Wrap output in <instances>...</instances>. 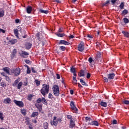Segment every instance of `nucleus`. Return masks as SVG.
Instances as JSON below:
<instances>
[{
    "label": "nucleus",
    "instance_id": "1",
    "mask_svg": "<svg viewBox=\"0 0 129 129\" xmlns=\"http://www.w3.org/2000/svg\"><path fill=\"white\" fill-rule=\"evenodd\" d=\"M49 88H50L49 85L44 84L42 85V88L40 90V93H41L43 96H46V94L49 93Z\"/></svg>",
    "mask_w": 129,
    "mask_h": 129
},
{
    "label": "nucleus",
    "instance_id": "2",
    "mask_svg": "<svg viewBox=\"0 0 129 129\" xmlns=\"http://www.w3.org/2000/svg\"><path fill=\"white\" fill-rule=\"evenodd\" d=\"M52 91L55 96H59V95H60L59 86L57 85H53L52 87Z\"/></svg>",
    "mask_w": 129,
    "mask_h": 129
},
{
    "label": "nucleus",
    "instance_id": "3",
    "mask_svg": "<svg viewBox=\"0 0 129 129\" xmlns=\"http://www.w3.org/2000/svg\"><path fill=\"white\" fill-rule=\"evenodd\" d=\"M14 74V76H19L21 74V69L17 68L16 69L12 70V75Z\"/></svg>",
    "mask_w": 129,
    "mask_h": 129
},
{
    "label": "nucleus",
    "instance_id": "4",
    "mask_svg": "<svg viewBox=\"0 0 129 129\" xmlns=\"http://www.w3.org/2000/svg\"><path fill=\"white\" fill-rule=\"evenodd\" d=\"M78 51L80 52H83L84 51V42L81 41L78 47Z\"/></svg>",
    "mask_w": 129,
    "mask_h": 129
},
{
    "label": "nucleus",
    "instance_id": "5",
    "mask_svg": "<svg viewBox=\"0 0 129 129\" xmlns=\"http://www.w3.org/2000/svg\"><path fill=\"white\" fill-rule=\"evenodd\" d=\"M50 123L51 125H52V126L54 125V126H57V125H58V121L57 120V117H53V120L50 121Z\"/></svg>",
    "mask_w": 129,
    "mask_h": 129
},
{
    "label": "nucleus",
    "instance_id": "6",
    "mask_svg": "<svg viewBox=\"0 0 129 129\" xmlns=\"http://www.w3.org/2000/svg\"><path fill=\"white\" fill-rule=\"evenodd\" d=\"M13 102H14V103H15V104H16V105H17L19 107H24V103L23 102V101L14 100L13 101Z\"/></svg>",
    "mask_w": 129,
    "mask_h": 129
},
{
    "label": "nucleus",
    "instance_id": "7",
    "mask_svg": "<svg viewBox=\"0 0 129 129\" xmlns=\"http://www.w3.org/2000/svg\"><path fill=\"white\" fill-rule=\"evenodd\" d=\"M3 70L4 71V72H6L7 74H8L9 75H12V70L9 68V67H5L3 69Z\"/></svg>",
    "mask_w": 129,
    "mask_h": 129
},
{
    "label": "nucleus",
    "instance_id": "8",
    "mask_svg": "<svg viewBox=\"0 0 129 129\" xmlns=\"http://www.w3.org/2000/svg\"><path fill=\"white\" fill-rule=\"evenodd\" d=\"M58 45H66L67 46H69V45H70V42L66 40H60L58 42Z\"/></svg>",
    "mask_w": 129,
    "mask_h": 129
},
{
    "label": "nucleus",
    "instance_id": "9",
    "mask_svg": "<svg viewBox=\"0 0 129 129\" xmlns=\"http://www.w3.org/2000/svg\"><path fill=\"white\" fill-rule=\"evenodd\" d=\"M30 55L28 52H26L24 50L22 51V53L21 54V57L23 58H28V56Z\"/></svg>",
    "mask_w": 129,
    "mask_h": 129
},
{
    "label": "nucleus",
    "instance_id": "10",
    "mask_svg": "<svg viewBox=\"0 0 129 129\" xmlns=\"http://www.w3.org/2000/svg\"><path fill=\"white\" fill-rule=\"evenodd\" d=\"M115 76V74L114 73H111L107 75V77L109 80H111L114 79V77Z\"/></svg>",
    "mask_w": 129,
    "mask_h": 129
},
{
    "label": "nucleus",
    "instance_id": "11",
    "mask_svg": "<svg viewBox=\"0 0 129 129\" xmlns=\"http://www.w3.org/2000/svg\"><path fill=\"white\" fill-rule=\"evenodd\" d=\"M85 70H81L78 74V76H79V77H84V76H85Z\"/></svg>",
    "mask_w": 129,
    "mask_h": 129
},
{
    "label": "nucleus",
    "instance_id": "12",
    "mask_svg": "<svg viewBox=\"0 0 129 129\" xmlns=\"http://www.w3.org/2000/svg\"><path fill=\"white\" fill-rule=\"evenodd\" d=\"M75 126V122L73 119H71L70 122L69 127L70 128H73Z\"/></svg>",
    "mask_w": 129,
    "mask_h": 129
},
{
    "label": "nucleus",
    "instance_id": "13",
    "mask_svg": "<svg viewBox=\"0 0 129 129\" xmlns=\"http://www.w3.org/2000/svg\"><path fill=\"white\" fill-rule=\"evenodd\" d=\"M25 48L26 50H30L32 48V43L28 42L25 44Z\"/></svg>",
    "mask_w": 129,
    "mask_h": 129
},
{
    "label": "nucleus",
    "instance_id": "14",
    "mask_svg": "<svg viewBox=\"0 0 129 129\" xmlns=\"http://www.w3.org/2000/svg\"><path fill=\"white\" fill-rule=\"evenodd\" d=\"M11 43V45H15L18 43V39H11L8 41V43Z\"/></svg>",
    "mask_w": 129,
    "mask_h": 129
},
{
    "label": "nucleus",
    "instance_id": "15",
    "mask_svg": "<svg viewBox=\"0 0 129 129\" xmlns=\"http://www.w3.org/2000/svg\"><path fill=\"white\" fill-rule=\"evenodd\" d=\"M3 102H4V103H5L6 104H7V103L10 104L12 102V100L10 98H7L4 99V101Z\"/></svg>",
    "mask_w": 129,
    "mask_h": 129
},
{
    "label": "nucleus",
    "instance_id": "16",
    "mask_svg": "<svg viewBox=\"0 0 129 129\" xmlns=\"http://www.w3.org/2000/svg\"><path fill=\"white\" fill-rule=\"evenodd\" d=\"M32 7L28 6L26 9V11L27 13V14H31V13H32Z\"/></svg>",
    "mask_w": 129,
    "mask_h": 129
},
{
    "label": "nucleus",
    "instance_id": "17",
    "mask_svg": "<svg viewBox=\"0 0 129 129\" xmlns=\"http://www.w3.org/2000/svg\"><path fill=\"white\" fill-rule=\"evenodd\" d=\"M89 124H90V125H95L96 126L99 125V123H98L97 121H93L91 123H89Z\"/></svg>",
    "mask_w": 129,
    "mask_h": 129
},
{
    "label": "nucleus",
    "instance_id": "18",
    "mask_svg": "<svg viewBox=\"0 0 129 129\" xmlns=\"http://www.w3.org/2000/svg\"><path fill=\"white\" fill-rule=\"evenodd\" d=\"M122 34H123V35L124 37H125V38H129V32H127L125 31H122Z\"/></svg>",
    "mask_w": 129,
    "mask_h": 129
},
{
    "label": "nucleus",
    "instance_id": "19",
    "mask_svg": "<svg viewBox=\"0 0 129 129\" xmlns=\"http://www.w3.org/2000/svg\"><path fill=\"white\" fill-rule=\"evenodd\" d=\"M35 106L36 108H37L38 109L39 111H40V112L42 111V109H43V108H42V105L39 104H36L35 105Z\"/></svg>",
    "mask_w": 129,
    "mask_h": 129
},
{
    "label": "nucleus",
    "instance_id": "20",
    "mask_svg": "<svg viewBox=\"0 0 129 129\" xmlns=\"http://www.w3.org/2000/svg\"><path fill=\"white\" fill-rule=\"evenodd\" d=\"M101 56V53L100 52H97L96 55L95 57V60H97L100 59Z\"/></svg>",
    "mask_w": 129,
    "mask_h": 129
},
{
    "label": "nucleus",
    "instance_id": "21",
    "mask_svg": "<svg viewBox=\"0 0 129 129\" xmlns=\"http://www.w3.org/2000/svg\"><path fill=\"white\" fill-rule=\"evenodd\" d=\"M71 109L73 112H76V113H77V112L78 111V109L77 108V107H76V106L75 105L72 107Z\"/></svg>",
    "mask_w": 129,
    "mask_h": 129
},
{
    "label": "nucleus",
    "instance_id": "22",
    "mask_svg": "<svg viewBox=\"0 0 129 129\" xmlns=\"http://www.w3.org/2000/svg\"><path fill=\"white\" fill-rule=\"evenodd\" d=\"M101 106H103V107H106L107 106V103L105 102L101 101L100 103Z\"/></svg>",
    "mask_w": 129,
    "mask_h": 129
},
{
    "label": "nucleus",
    "instance_id": "23",
    "mask_svg": "<svg viewBox=\"0 0 129 129\" xmlns=\"http://www.w3.org/2000/svg\"><path fill=\"white\" fill-rule=\"evenodd\" d=\"M39 115V112H33L31 115V117H35L36 116H38Z\"/></svg>",
    "mask_w": 129,
    "mask_h": 129
},
{
    "label": "nucleus",
    "instance_id": "24",
    "mask_svg": "<svg viewBox=\"0 0 129 129\" xmlns=\"http://www.w3.org/2000/svg\"><path fill=\"white\" fill-rule=\"evenodd\" d=\"M39 13H41V14H48L49 13V11L44 10L43 9H40L39 10Z\"/></svg>",
    "mask_w": 129,
    "mask_h": 129
},
{
    "label": "nucleus",
    "instance_id": "25",
    "mask_svg": "<svg viewBox=\"0 0 129 129\" xmlns=\"http://www.w3.org/2000/svg\"><path fill=\"white\" fill-rule=\"evenodd\" d=\"M55 35L59 38H63V37H65L66 36V34L64 33H56L55 34Z\"/></svg>",
    "mask_w": 129,
    "mask_h": 129
},
{
    "label": "nucleus",
    "instance_id": "26",
    "mask_svg": "<svg viewBox=\"0 0 129 129\" xmlns=\"http://www.w3.org/2000/svg\"><path fill=\"white\" fill-rule=\"evenodd\" d=\"M48 127H49V124L47 122H44L43 123V128L48 129Z\"/></svg>",
    "mask_w": 129,
    "mask_h": 129
},
{
    "label": "nucleus",
    "instance_id": "27",
    "mask_svg": "<svg viewBox=\"0 0 129 129\" xmlns=\"http://www.w3.org/2000/svg\"><path fill=\"white\" fill-rule=\"evenodd\" d=\"M110 3V0H107L106 2L103 3L102 6L103 7H107L108 4Z\"/></svg>",
    "mask_w": 129,
    "mask_h": 129
},
{
    "label": "nucleus",
    "instance_id": "28",
    "mask_svg": "<svg viewBox=\"0 0 129 129\" xmlns=\"http://www.w3.org/2000/svg\"><path fill=\"white\" fill-rule=\"evenodd\" d=\"M41 101H42V103L43 104H45V105H47L48 102H47V100H46V99L45 98L43 97L42 98Z\"/></svg>",
    "mask_w": 129,
    "mask_h": 129
},
{
    "label": "nucleus",
    "instance_id": "29",
    "mask_svg": "<svg viewBox=\"0 0 129 129\" xmlns=\"http://www.w3.org/2000/svg\"><path fill=\"white\" fill-rule=\"evenodd\" d=\"M119 9L123 10L124 9V2H121L119 6Z\"/></svg>",
    "mask_w": 129,
    "mask_h": 129
},
{
    "label": "nucleus",
    "instance_id": "30",
    "mask_svg": "<svg viewBox=\"0 0 129 129\" xmlns=\"http://www.w3.org/2000/svg\"><path fill=\"white\" fill-rule=\"evenodd\" d=\"M127 14H128V11L126 9H124L121 13V15H123V16H125V15H127Z\"/></svg>",
    "mask_w": 129,
    "mask_h": 129
},
{
    "label": "nucleus",
    "instance_id": "31",
    "mask_svg": "<svg viewBox=\"0 0 129 129\" xmlns=\"http://www.w3.org/2000/svg\"><path fill=\"white\" fill-rule=\"evenodd\" d=\"M18 84H19V80H16L14 82V83L13 84V86H14V87H16V86H17V85H18Z\"/></svg>",
    "mask_w": 129,
    "mask_h": 129
},
{
    "label": "nucleus",
    "instance_id": "32",
    "mask_svg": "<svg viewBox=\"0 0 129 129\" xmlns=\"http://www.w3.org/2000/svg\"><path fill=\"white\" fill-rule=\"evenodd\" d=\"M23 85V82H20L17 85V89H21V87H22Z\"/></svg>",
    "mask_w": 129,
    "mask_h": 129
},
{
    "label": "nucleus",
    "instance_id": "33",
    "mask_svg": "<svg viewBox=\"0 0 129 129\" xmlns=\"http://www.w3.org/2000/svg\"><path fill=\"white\" fill-rule=\"evenodd\" d=\"M5 16V10H0V18H3Z\"/></svg>",
    "mask_w": 129,
    "mask_h": 129
},
{
    "label": "nucleus",
    "instance_id": "34",
    "mask_svg": "<svg viewBox=\"0 0 129 129\" xmlns=\"http://www.w3.org/2000/svg\"><path fill=\"white\" fill-rule=\"evenodd\" d=\"M33 97H34V95L30 94L28 96L27 99L28 100H30L31 101V100L33 99Z\"/></svg>",
    "mask_w": 129,
    "mask_h": 129
},
{
    "label": "nucleus",
    "instance_id": "35",
    "mask_svg": "<svg viewBox=\"0 0 129 129\" xmlns=\"http://www.w3.org/2000/svg\"><path fill=\"white\" fill-rule=\"evenodd\" d=\"M14 33L16 37H18L19 36V30L18 29H14Z\"/></svg>",
    "mask_w": 129,
    "mask_h": 129
},
{
    "label": "nucleus",
    "instance_id": "36",
    "mask_svg": "<svg viewBox=\"0 0 129 129\" xmlns=\"http://www.w3.org/2000/svg\"><path fill=\"white\" fill-rule=\"evenodd\" d=\"M59 49L60 51H64L66 50V47L65 46H59Z\"/></svg>",
    "mask_w": 129,
    "mask_h": 129
},
{
    "label": "nucleus",
    "instance_id": "37",
    "mask_svg": "<svg viewBox=\"0 0 129 129\" xmlns=\"http://www.w3.org/2000/svg\"><path fill=\"white\" fill-rule=\"evenodd\" d=\"M16 54H17V49H14L13 50L12 55H13V57H15V56H16Z\"/></svg>",
    "mask_w": 129,
    "mask_h": 129
},
{
    "label": "nucleus",
    "instance_id": "38",
    "mask_svg": "<svg viewBox=\"0 0 129 129\" xmlns=\"http://www.w3.org/2000/svg\"><path fill=\"white\" fill-rule=\"evenodd\" d=\"M21 113L23 114V115H26V114H27V111L25 109H21Z\"/></svg>",
    "mask_w": 129,
    "mask_h": 129
},
{
    "label": "nucleus",
    "instance_id": "39",
    "mask_svg": "<svg viewBox=\"0 0 129 129\" xmlns=\"http://www.w3.org/2000/svg\"><path fill=\"white\" fill-rule=\"evenodd\" d=\"M123 20L124 24H128V23H129L128 19H127L126 18H124L123 19Z\"/></svg>",
    "mask_w": 129,
    "mask_h": 129
},
{
    "label": "nucleus",
    "instance_id": "40",
    "mask_svg": "<svg viewBox=\"0 0 129 129\" xmlns=\"http://www.w3.org/2000/svg\"><path fill=\"white\" fill-rule=\"evenodd\" d=\"M70 71L72 73H75V72H76V70L75 69V68H71Z\"/></svg>",
    "mask_w": 129,
    "mask_h": 129
},
{
    "label": "nucleus",
    "instance_id": "41",
    "mask_svg": "<svg viewBox=\"0 0 129 129\" xmlns=\"http://www.w3.org/2000/svg\"><path fill=\"white\" fill-rule=\"evenodd\" d=\"M123 103L126 105H129V101L128 100H124L123 101Z\"/></svg>",
    "mask_w": 129,
    "mask_h": 129
},
{
    "label": "nucleus",
    "instance_id": "42",
    "mask_svg": "<svg viewBox=\"0 0 129 129\" xmlns=\"http://www.w3.org/2000/svg\"><path fill=\"white\" fill-rule=\"evenodd\" d=\"M80 81L82 85H84V86H86V83L85 82V81H84L82 79H80Z\"/></svg>",
    "mask_w": 129,
    "mask_h": 129
},
{
    "label": "nucleus",
    "instance_id": "43",
    "mask_svg": "<svg viewBox=\"0 0 129 129\" xmlns=\"http://www.w3.org/2000/svg\"><path fill=\"white\" fill-rule=\"evenodd\" d=\"M35 83L36 86H39L41 84V82L38 80H35Z\"/></svg>",
    "mask_w": 129,
    "mask_h": 129
},
{
    "label": "nucleus",
    "instance_id": "44",
    "mask_svg": "<svg viewBox=\"0 0 129 129\" xmlns=\"http://www.w3.org/2000/svg\"><path fill=\"white\" fill-rule=\"evenodd\" d=\"M1 86L2 87H7V84H6V82H2L1 83Z\"/></svg>",
    "mask_w": 129,
    "mask_h": 129
},
{
    "label": "nucleus",
    "instance_id": "45",
    "mask_svg": "<svg viewBox=\"0 0 129 129\" xmlns=\"http://www.w3.org/2000/svg\"><path fill=\"white\" fill-rule=\"evenodd\" d=\"M5 78H6V81H8V82H11V78H9V76H8L7 75L6 76Z\"/></svg>",
    "mask_w": 129,
    "mask_h": 129
},
{
    "label": "nucleus",
    "instance_id": "46",
    "mask_svg": "<svg viewBox=\"0 0 129 129\" xmlns=\"http://www.w3.org/2000/svg\"><path fill=\"white\" fill-rule=\"evenodd\" d=\"M70 106H71V107L75 106V103L73 101H71Z\"/></svg>",
    "mask_w": 129,
    "mask_h": 129
},
{
    "label": "nucleus",
    "instance_id": "47",
    "mask_svg": "<svg viewBox=\"0 0 129 129\" xmlns=\"http://www.w3.org/2000/svg\"><path fill=\"white\" fill-rule=\"evenodd\" d=\"M4 114L0 112V119L1 120H4Z\"/></svg>",
    "mask_w": 129,
    "mask_h": 129
},
{
    "label": "nucleus",
    "instance_id": "48",
    "mask_svg": "<svg viewBox=\"0 0 129 129\" xmlns=\"http://www.w3.org/2000/svg\"><path fill=\"white\" fill-rule=\"evenodd\" d=\"M37 103H41L42 102V99L41 98H39L37 100H36Z\"/></svg>",
    "mask_w": 129,
    "mask_h": 129
},
{
    "label": "nucleus",
    "instance_id": "49",
    "mask_svg": "<svg viewBox=\"0 0 129 129\" xmlns=\"http://www.w3.org/2000/svg\"><path fill=\"white\" fill-rule=\"evenodd\" d=\"M31 71L32 73H37V71H35L34 68H31Z\"/></svg>",
    "mask_w": 129,
    "mask_h": 129
},
{
    "label": "nucleus",
    "instance_id": "50",
    "mask_svg": "<svg viewBox=\"0 0 129 129\" xmlns=\"http://www.w3.org/2000/svg\"><path fill=\"white\" fill-rule=\"evenodd\" d=\"M67 117L68 119H70V120H71V119H73L72 116H71V115H67Z\"/></svg>",
    "mask_w": 129,
    "mask_h": 129
},
{
    "label": "nucleus",
    "instance_id": "51",
    "mask_svg": "<svg viewBox=\"0 0 129 129\" xmlns=\"http://www.w3.org/2000/svg\"><path fill=\"white\" fill-rule=\"evenodd\" d=\"M48 98H50V99H52V98H54V97H53V95L51 93H49L48 94Z\"/></svg>",
    "mask_w": 129,
    "mask_h": 129
},
{
    "label": "nucleus",
    "instance_id": "52",
    "mask_svg": "<svg viewBox=\"0 0 129 129\" xmlns=\"http://www.w3.org/2000/svg\"><path fill=\"white\" fill-rule=\"evenodd\" d=\"M85 119L87 121H90V120H91V118L88 117H85Z\"/></svg>",
    "mask_w": 129,
    "mask_h": 129
},
{
    "label": "nucleus",
    "instance_id": "53",
    "mask_svg": "<svg viewBox=\"0 0 129 129\" xmlns=\"http://www.w3.org/2000/svg\"><path fill=\"white\" fill-rule=\"evenodd\" d=\"M25 123H26V124H27V125H30V120H26L25 121Z\"/></svg>",
    "mask_w": 129,
    "mask_h": 129
},
{
    "label": "nucleus",
    "instance_id": "54",
    "mask_svg": "<svg viewBox=\"0 0 129 129\" xmlns=\"http://www.w3.org/2000/svg\"><path fill=\"white\" fill-rule=\"evenodd\" d=\"M112 123H113V124H117V121L116 119H114V120H113Z\"/></svg>",
    "mask_w": 129,
    "mask_h": 129
},
{
    "label": "nucleus",
    "instance_id": "55",
    "mask_svg": "<svg viewBox=\"0 0 129 129\" xmlns=\"http://www.w3.org/2000/svg\"><path fill=\"white\" fill-rule=\"evenodd\" d=\"M88 61L89 63H92V61H93V59H92V57H89L88 59Z\"/></svg>",
    "mask_w": 129,
    "mask_h": 129
},
{
    "label": "nucleus",
    "instance_id": "56",
    "mask_svg": "<svg viewBox=\"0 0 129 129\" xmlns=\"http://www.w3.org/2000/svg\"><path fill=\"white\" fill-rule=\"evenodd\" d=\"M27 74H31V70H30V68L27 69Z\"/></svg>",
    "mask_w": 129,
    "mask_h": 129
},
{
    "label": "nucleus",
    "instance_id": "57",
    "mask_svg": "<svg viewBox=\"0 0 129 129\" xmlns=\"http://www.w3.org/2000/svg\"><path fill=\"white\" fill-rule=\"evenodd\" d=\"M87 37V38H89V39H93V36H92V35H90L89 34H88Z\"/></svg>",
    "mask_w": 129,
    "mask_h": 129
},
{
    "label": "nucleus",
    "instance_id": "58",
    "mask_svg": "<svg viewBox=\"0 0 129 129\" xmlns=\"http://www.w3.org/2000/svg\"><path fill=\"white\" fill-rule=\"evenodd\" d=\"M91 76V75H90V73H87V78L88 79H89V78H90Z\"/></svg>",
    "mask_w": 129,
    "mask_h": 129
},
{
    "label": "nucleus",
    "instance_id": "59",
    "mask_svg": "<svg viewBox=\"0 0 129 129\" xmlns=\"http://www.w3.org/2000/svg\"><path fill=\"white\" fill-rule=\"evenodd\" d=\"M117 0H111V3H112V5H114L116 3Z\"/></svg>",
    "mask_w": 129,
    "mask_h": 129
},
{
    "label": "nucleus",
    "instance_id": "60",
    "mask_svg": "<svg viewBox=\"0 0 129 129\" xmlns=\"http://www.w3.org/2000/svg\"><path fill=\"white\" fill-rule=\"evenodd\" d=\"M3 32V34H5L6 33V30L3 29H0V33Z\"/></svg>",
    "mask_w": 129,
    "mask_h": 129
},
{
    "label": "nucleus",
    "instance_id": "61",
    "mask_svg": "<svg viewBox=\"0 0 129 129\" xmlns=\"http://www.w3.org/2000/svg\"><path fill=\"white\" fill-rule=\"evenodd\" d=\"M63 32V29L62 28H59L58 30V33H62Z\"/></svg>",
    "mask_w": 129,
    "mask_h": 129
},
{
    "label": "nucleus",
    "instance_id": "62",
    "mask_svg": "<svg viewBox=\"0 0 129 129\" xmlns=\"http://www.w3.org/2000/svg\"><path fill=\"white\" fill-rule=\"evenodd\" d=\"M103 79H104V81L105 82H108V78H107L104 77V78H103Z\"/></svg>",
    "mask_w": 129,
    "mask_h": 129
},
{
    "label": "nucleus",
    "instance_id": "63",
    "mask_svg": "<svg viewBox=\"0 0 129 129\" xmlns=\"http://www.w3.org/2000/svg\"><path fill=\"white\" fill-rule=\"evenodd\" d=\"M73 84H77V80H74L73 81Z\"/></svg>",
    "mask_w": 129,
    "mask_h": 129
},
{
    "label": "nucleus",
    "instance_id": "64",
    "mask_svg": "<svg viewBox=\"0 0 129 129\" xmlns=\"http://www.w3.org/2000/svg\"><path fill=\"white\" fill-rule=\"evenodd\" d=\"M69 38L70 40L71 39H73V38H74V36L71 35L69 36Z\"/></svg>",
    "mask_w": 129,
    "mask_h": 129
}]
</instances>
